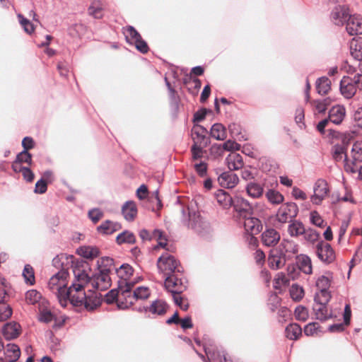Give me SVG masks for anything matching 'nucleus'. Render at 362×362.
I'll return each mask as SVG.
<instances>
[{
	"label": "nucleus",
	"mask_w": 362,
	"mask_h": 362,
	"mask_svg": "<svg viewBox=\"0 0 362 362\" xmlns=\"http://www.w3.org/2000/svg\"><path fill=\"white\" fill-rule=\"evenodd\" d=\"M76 300H78V299ZM79 300L81 302L78 304L73 301H71L70 303L74 307L84 306L87 310H93L98 307L101 303L100 297L98 296L97 293H93L90 295L85 293L84 298L82 299L79 298Z\"/></svg>",
	"instance_id": "13"
},
{
	"label": "nucleus",
	"mask_w": 362,
	"mask_h": 362,
	"mask_svg": "<svg viewBox=\"0 0 362 362\" xmlns=\"http://www.w3.org/2000/svg\"><path fill=\"white\" fill-rule=\"evenodd\" d=\"M103 216V212L98 208H94L88 211V217L93 223H96Z\"/></svg>",
	"instance_id": "59"
},
{
	"label": "nucleus",
	"mask_w": 362,
	"mask_h": 362,
	"mask_svg": "<svg viewBox=\"0 0 362 362\" xmlns=\"http://www.w3.org/2000/svg\"><path fill=\"white\" fill-rule=\"evenodd\" d=\"M243 219L244 220L243 226L245 231L251 235V240L254 239V235L258 234L262 229L261 221L253 217L252 215Z\"/></svg>",
	"instance_id": "16"
},
{
	"label": "nucleus",
	"mask_w": 362,
	"mask_h": 362,
	"mask_svg": "<svg viewBox=\"0 0 362 362\" xmlns=\"http://www.w3.org/2000/svg\"><path fill=\"white\" fill-rule=\"evenodd\" d=\"M86 267H88L86 262L82 259L76 260V264L72 267L74 279L71 284L67 287L66 284H63L58 288L57 298L62 307L65 308L69 301H73L78 304L81 301L76 299L84 298L86 286L88 284H91V277L85 270Z\"/></svg>",
	"instance_id": "1"
},
{
	"label": "nucleus",
	"mask_w": 362,
	"mask_h": 362,
	"mask_svg": "<svg viewBox=\"0 0 362 362\" xmlns=\"http://www.w3.org/2000/svg\"><path fill=\"white\" fill-rule=\"evenodd\" d=\"M331 299V294L329 290H319L314 297L315 304H327Z\"/></svg>",
	"instance_id": "44"
},
{
	"label": "nucleus",
	"mask_w": 362,
	"mask_h": 362,
	"mask_svg": "<svg viewBox=\"0 0 362 362\" xmlns=\"http://www.w3.org/2000/svg\"><path fill=\"white\" fill-rule=\"evenodd\" d=\"M288 259L276 247L270 250L268 257V264L272 269H279L284 266Z\"/></svg>",
	"instance_id": "17"
},
{
	"label": "nucleus",
	"mask_w": 362,
	"mask_h": 362,
	"mask_svg": "<svg viewBox=\"0 0 362 362\" xmlns=\"http://www.w3.org/2000/svg\"><path fill=\"white\" fill-rule=\"evenodd\" d=\"M54 318V315L49 310H43L40 312L38 316L39 321L44 323H49L52 322Z\"/></svg>",
	"instance_id": "62"
},
{
	"label": "nucleus",
	"mask_w": 362,
	"mask_h": 362,
	"mask_svg": "<svg viewBox=\"0 0 362 362\" xmlns=\"http://www.w3.org/2000/svg\"><path fill=\"white\" fill-rule=\"evenodd\" d=\"M222 146L224 150L228 151L239 150L240 148V145L239 144L230 139L224 142L222 144Z\"/></svg>",
	"instance_id": "64"
},
{
	"label": "nucleus",
	"mask_w": 362,
	"mask_h": 362,
	"mask_svg": "<svg viewBox=\"0 0 362 362\" xmlns=\"http://www.w3.org/2000/svg\"><path fill=\"white\" fill-rule=\"evenodd\" d=\"M350 16L349 9L345 5L335 6L330 14V19L336 25H343Z\"/></svg>",
	"instance_id": "12"
},
{
	"label": "nucleus",
	"mask_w": 362,
	"mask_h": 362,
	"mask_svg": "<svg viewBox=\"0 0 362 362\" xmlns=\"http://www.w3.org/2000/svg\"><path fill=\"white\" fill-rule=\"evenodd\" d=\"M203 349L206 358L202 354L196 350L195 351L204 362H233L226 358L225 351L221 347L216 346L210 341L203 344Z\"/></svg>",
	"instance_id": "4"
},
{
	"label": "nucleus",
	"mask_w": 362,
	"mask_h": 362,
	"mask_svg": "<svg viewBox=\"0 0 362 362\" xmlns=\"http://www.w3.org/2000/svg\"><path fill=\"white\" fill-rule=\"evenodd\" d=\"M296 264L298 269L305 274L313 272L311 259L307 255L300 254L296 256Z\"/></svg>",
	"instance_id": "24"
},
{
	"label": "nucleus",
	"mask_w": 362,
	"mask_h": 362,
	"mask_svg": "<svg viewBox=\"0 0 362 362\" xmlns=\"http://www.w3.org/2000/svg\"><path fill=\"white\" fill-rule=\"evenodd\" d=\"M331 81L327 76L318 78L315 82L316 90L320 95L327 94L331 90Z\"/></svg>",
	"instance_id": "35"
},
{
	"label": "nucleus",
	"mask_w": 362,
	"mask_h": 362,
	"mask_svg": "<svg viewBox=\"0 0 362 362\" xmlns=\"http://www.w3.org/2000/svg\"><path fill=\"white\" fill-rule=\"evenodd\" d=\"M181 221L187 228L203 235L209 230V223L204 220L199 212L191 211L189 209L182 208Z\"/></svg>",
	"instance_id": "3"
},
{
	"label": "nucleus",
	"mask_w": 362,
	"mask_h": 362,
	"mask_svg": "<svg viewBox=\"0 0 362 362\" xmlns=\"http://www.w3.org/2000/svg\"><path fill=\"white\" fill-rule=\"evenodd\" d=\"M76 258L73 255H68L66 254H61L57 255L52 259V265L57 269H60L59 271H66L69 268L74 267L76 264Z\"/></svg>",
	"instance_id": "14"
},
{
	"label": "nucleus",
	"mask_w": 362,
	"mask_h": 362,
	"mask_svg": "<svg viewBox=\"0 0 362 362\" xmlns=\"http://www.w3.org/2000/svg\"><path fill=\"white\" fill-rule=\"evenodd\" d=\"M5 358L8 362H16L21 356V350L15 344H8L4 351Z\"/></svg>",
	"instance_id": "29"
},
{
	"label": "nucleus",
	"mask_w": 362,
	"mask_h": 362,
	"mask_svg": "<svg viewBox=\"0 0 362 362\" xmlns=\"http://www.w3.org/2000/svg\"><path fill=\"white\" fill-rule=\"evenodd\" d=\"M298 211V206L294 202L282 204L276 211V220L281 223H289L297 216Z\"/></svg>",
	"instance_id": "7"
},
{
	"label": "nucleus",
	"mask_w": 362,
	"mask_h": 362,
	"mask_svg": "<svg viewBox=\"0 0 362 362\" xmlns=\"http://www.w3.org/2000/svg\"><path fill=\"white\" fill-rule=\"evenodd\" d=\"M91 285L93 288L105 291L111 286L110 272L106 269H100L98 272L91 276Z\"/></svg>",
	"instance_id": "9"
},
{
	"label": "nucleus",
	"mask_w": 362,
	"mask_h": 362,
	"mask_svg": "<svg viewBox=\"0 0 362 362\" xmlns=\"http://www.w3.org/2000/svg\"><path fill=\"white\" fill-rule=\"evenodd\" d=\"M99 269H107V272H110L115 269V267L114 265V259L109 257H103L100 261L98 262Z\"/></svg>",
	"instance_id": "48"
},
{
	"label": "nucleus",
	"mask_w": 362,
	"mask_h": 362,
	"mask_svg": "<svg viewBox=\"0 0 362 362\" xmlns=\"http://www.w3.org/2000/svg\"><path fill=\"white\" fill-rule=\"evenodd\" d=\"M313 312L315 318L320 321H326L334 317L332 310H329L327 304H314Z\"/></svg>",
	"instance_id": "23"
},
{
	"label": "nucleus",
	"mask_w": 362,
	"mask_h": 362,
	"mask_svg": "<svg viewBox=\"0 0 362 362\" xmlns=\"http://www.w3.org/2000/svg\"><path fill=\"white\" fill-rule=\"evenodd\" d=\"M121 228L122 225L119 223L106 220L100 226H98L97 230L105 235H110Z\"/></svg>",
	"instance_id": "30"
},
{
	"label": "nucleus",
	"mask_w": 362,
	"mask_h": 362,
	"mask_svg": "<svg viewBox=\"0 0 362 362\" xmlns=\"http://www.w3.org/2000/svg\"><path fill=\"white\" fill-rule=\"evenodd\" d=\"M23 276L26 284L33 285L35 283V274L33 267L30 264H26L23 271Z\"/></svg>",
	"instance_id": "50"
},
{
	"label": "nucleus",
	"mask_w": 362,
	"mask_h": 362,
	"mask_svg": "<svg viewBox=\"0 0 362 362\" xmlns=\"http://www.w3.org/2000/svg\"><path fill=\"white\" fill-rule=\"evenodd\" d=\"M167 308V303L164 300L158 299L153 301L150 306L147 307L145 310L149 311L152 314L163 315L166 313Z\"/></svg>",
	"instance_id": "33"
},
{
	"label": "nucleus",
	"mask_w": 362,
	"mask_h": 362,
	"mask_svg": "<svg viewBox=\"0 0 362 362\" xmlns=\"http://www.w3.org/2000/svg\"><path fill=\"white\" fill-rule=\"evenodd\" d=\"M116 243L119 245L124 243L134 244L136 243V236L132 232L125 230L117 235L116 238Z\"/></svg>",
	"instance_id": "40"
},
{
	"label": "nucleus",
	"mask_w": 362,
	"mask_h": 362,
	"mask_svg": "<svg viewBox=\"0 0 362 362\" xmlns=\"http://www.w3.org/2000/svg\"><path fill=\"white\" fill-rule=\"evenodd\" d=\"M266 197L273 204H279L284 200V196L274 189H269L266 193Z\"/></svg>",
	"instance_id": "45"
},
{
	"label": "nucleus",
	"mask_w": 362,
	"mask_h": 362,
	"mask_svg": "<svg viewBox=\"0 0 362 362\" xmlns=\"http://www.w3.org/2000/svg\"><path fill=\"white\" fill-rule=\"evenodd\" d=\"M150 296V291L148 288L145 286H139L136 288L132 295L128 298L129 304H134L135 300H145Z\"/></svg>",
	"instance_id": "34"
},
{
	"label": "nucleus",
	"mask_w": 362,
	"mask_h": 362,
	"mask_svg": "<svg viewBox=\"0 0 362 362\" xmlns=\"http://www.w3.org/2000/svg\"><path fill=\"white\" fill-rule=\"evenodd\" d=\"M16 160L22 163H27L28 165L32 164V155L27 150H23L16 156Z\"/></svg>",
	"instance_id": "58"
},
{
	"label": "nucleus",
	"mask_w": 362,
	"mask_h": 362,
	"mask_svg": "<svg viewBox=\"0 0 362 362\" xmlns=\"http://www.w3.org/2000/svg\"><path fill=\"white\" fill-rule=\"evenodd\" d=\"M343 144H335L332 148V156L336 162H339L344 156V160H347L346 149L347 143H345V139L342 141Z\"/></svg>",
	"instance_id": "28"
},
{
	"label": "nucleus",
	"mask_w": 362,
	"mask_h": 362,
	"mask_svg": "<svg viewBox=\"0 0 362 362\" xmlns=\"http://www.w3.org/2000/svg\"><path fill=\"white\" fill-rule=\"evenodd\" d=\"M286 337L290 340H296L302 334V329L296 323H291L285 329Z\"/></svg>",
	"instance_id": "39"
},
{
	"label": "nucleus",
	"mask_w": 362,
	"mask_h": 362,
	"mask_svg": "<svg viewBox=\"0 0 362 362\" xmlns=\"http://www.w3.org/2000/svg\"><path fill=\"white\" fill-rule=\"evenodd\" d=\"M303 235H304L305 240L310 243H315L317 241L320 237V233L312 228H305V233H303Z\"/></svg>",
	"instance_id": "57"
},
{
	"label": "nucleus",
	"mask_w": 362,
	"mask_h": 362,
	"mask_svg": "<svg viewBox=\"0 0 362 362\" xmlns=\"http://www.w3.org/2000/svg\"><path fill=\"white\" fill-rule=\"evenodd\" d=\"M117 276L120 279L119 281L128 280L134 272L133 267L129 264H122L119 268L115 269Z\"/></svg>",
	"instance_id": "42"
},
{
	"label": "nucleus",
	"mask_w": 362,
	"mask_h": 362,
	"mask_svg": "<svg viewBox=\"0 0 362 362\" xmlns=\"http://www.w3.org/2000/svg\"><path fill=\"white\" fill-rule=\"evenodd\" d=\"M346 115V109L343 105H334L329 111L327 119L329 122L335 124H340Z\"/></svg>",
	"instance_id": "21"
},
{
	"label": "nucleus",
	"mask_w": 362,
	"mask_h": 362,
	"mask_svg": "<svg viewBox=\"0 0 362 362\" xmlns=\"http://www.w3.org/2000/svg\"><path fill=\"white\" fill-rule=\"evenodd\" d=\"M304 295L303 289L297 284H293L290 288V296L295 301H299Z\"/></svg>",
	"instance_id": "53"
},
{
	"label": "nucleus",
	"mask_w": 362,
	"mask_h": 362,
	"mask_svg": "<svg viewBox=\"0 0 362 362\" xmlns=\"http://www.w3.org/2000/svg\"><path fill=\"white\" fill-rule=\"evenodd\" d=\"M234 211L239 218H243L253 214V206L246 199L235 195L233 197V204Z\"/></svg>",
	"instance_id": "8"
},
{
	"label": "nucleus",
	"mask_w": 362,
	"mask_h": 362,
	"mask_svg": "<svg viewBox=\"0 0 362 362\" xmlns=\"http://www.w3.org/2000/svg\"><path fill=\"white\" fill-rule=\"evenodd\" d=\"M357 88H362V75L356 74L353 78L344 76L340 81L341 94L346 99H351L356 93Z\"/></svg>",
	"instance_id": "5"
},
{
	"label": "nucleus",
	"mask_w": 362,
	"mask_h": 362,
	"mask_svg": "<svg viewBox=\"0 0 362 362\" xmlns=\"http://www.w3.org/2000/svg\"><path fill=\"white\" fill-rule=\"evenodd\" d=\"M218 181L223 187L233 188L238 183L239 178L235 173L229 170L222 173L218 177Z\"/></svg>",
	"instance_id": "19"
},
{
	"label": "nucleus",
	"mask_w": 362,
	"mask_h": 362,
	"mask_svg": "<svg viewBox=\"0 0 362 362\" xmlns=\"http://www.w3.org/2000/svg\"><path fill=\"white\" fill-rule=\"evenodd\" d=\"M120 293L119 290L117 288H114L110 290L105 296V301L107 304H111L114 303L116 300H117V297L119 293Z\"/></svg>",
	"instance_id": "60"
},
{
	"label": "nucleus",
	"mask_w": 362,
	"mask_h": 362,
	"mask_svg": "<svg viewBox=\"0 0 362 362\" xmlns=\"http://www.w3.org/2000/svg\"><path fill=\"white\" fill-rule=\"evenodd\" d=\"M77 252L86 259H93L99 255L98 248L92 246H81L77 249Z\"/></svg>",
	"instance_id": "38"
},
{
	"label": "nucleus",
	"mask_w": 362,
	"mask_h": 362,
	"mask_svg": "<svg viewBox=\"0 0 362 362\" xmlns=\"http://www.w3.org/2000/svg\"><path fill=\"white\" fill-rule=\"evenodd\" d=\"M47 189V182L44 180V178H41L36 182L34 192L36 194H44L46 192Z\"/></svg>",
	"instance_id": "63"
},
{
	"label": "nucleus",
	"mask_w": 362,
	"mask_h": 362,
	"mask_svg": "<svg viewBox=\"0 0 362 362\" xmlns=\"http://www.w3.org/2000/svg\"><path fill=\"white\" fill-rule=\"evenodd\" d=\"M165 287L173 294L175 303L180 306L182 303V298L180 296L187 288V279H178L176 277H168L165 279Z\"/></svg>",
	"instance_id": "6"
},
{
	"label": "nucleus",
	"mask_w": 362,
	"mask_h": 362,
	"mask_svg": "<svg viewBox=\"0 0 362 362\" xmlns=\"http://www.w3.org/2000/svg\"><path fill=\"white\" fill-rule=\"evenodd\" d=\"M314 194L311 197V202L314 204H320L329 192L327 182L323 179L317 180L313 188Z\"/></svg>",
	"instance_id": "11"
},
{
	"label": "nucleus",
	"mask_w": 362,
	"mask_h": 362,
	"mask_svg": "<svg viewBox=\"0 0 362 362\" xmlns=\"http://www.w3.org/2000/svg\"><path fill=\"white\" fill-rule=\"evenodd\" d=\"M280 238V234L276 230L269 228L262 233V242L267 247H274L279 242Z\"/></svg>",
	"instance_id": "20"
},
{
	"label": "nucleus",
	"mask_w": 362,
	"mask_h": 362,
	"mask_svg": "<svg viewBox=\"0 0 362 362\" xmlns=\"http://www.w3.org/2000/svg\"><path fill=\"white\" fill-rule=\"evenodd\" d=\"M122 213L127 221H132L137 214V208L133 201L126 202L122 207Z\"/></svg>",
	"instance_id": "27"
},
{
	"label": "nucleus",
	"mask_w": 362,
	"mask_h": 362,
	"mask_svg": "<svg viewBox=\"0 0 362 362\" xmlns=\"http://www.w3.org/2000/svg\"><path fill=\"white\" fill-rule=\"evenodd\" d=\"M17 16L24 31L29 35L32 34L35 30L33 24L21 13L18 14Z\"/></svg>",
	"instance_id": "49"
},
{
	"label": "nucleus",
	"mask_w": 362,
	"mask_h": 362,
	"mask_svg": "<svg viewBox=\"0 0 362 362\" xmlns=\"http://www.w3.org/2000/svg\"><path fill=\"white\" fill-rule=\"evenodd\" d=\"M134 282L128 280L118 281V289L120 291L122 297L128 300V298L132 295V289Z\"/></svg>",
	"instance_id": "41"
},
{
	"label": "nucleus",
	"mask_w": 362,
	"mask_h": 362,
	"mask_svg": "<svg viewBox=\"0 0 362 362\" xmlns=\"http://www.w3.org/2000/svg\"><path fill=\"white\" fill-rule=\"evenodd\" d=\"M316 255L325 264H330L335 259V253L332 246L323 240L317 243L316 245Z\"/></svg>",
	"instance_id": "10"
},
{
	"label": "nucleus",
	"mask_w": 362,
	"mask_h": 362,
	"mask_svg": "<svg viewBox=\"0 0 362 362\" xmlns=\"http://www.w3.org/2000/svg\"><path fill=\"white\" fill-rule=\"evenodd\" d=\"M40 298V293L36 290H30L25 293V300L28 303L31 305H34L37 303Z\"/></svg>",
	"instance_id": "55"
},
{
	"label": "nucleus",
	"mask_w": 362,
	"mask_h": 362,
	"mask_svg": "<svg viewBox=\"0 0 362 362\" xmlns=\"http://www.w3.org/2000/svg\"><path fill=\"white\" fill-rule=\"evenodd\" d=\"M282 255L289 259L298 252V246L293 240L284 239L276 247Z\"/></svg>",
	"instance_id": "18"
},
{
	"label": "nucleus",
	"mask_w": 362,
	"mask_h": 362,
	"mask_svg": "<svg viewBox=\"0 0 362 362\" xmlns=\"http://www.w3.org/2000/svg\"><path fill=\"white\" fill-rule=\"evenodd\" d=\"M226 163L230 171L239 170L243 165V157L239 153H231L226 157Z\"/></svg>",
	"instance_id": "26"
},
{
	"label": "nucleus",
	"mask_w": 362,
	"mask_h": 362,
	"mask_svg": "<svg viewBox=\"0 0 362 362\" xmlns=\"http://www.w3.org/2000/svg\"><path fill=\"white\" fill-rule=\"evenodd\" d=\"M245 189L247 194L254 199L259 198L264 193L263 186L255 181L249 182L245 187Z\"/></svg>",
	"instance_id": "32"
},
{
	"label": "nucleus",
	"mask_w": 362,
	"mask_h": 362,
	"mask_svg": "<svg viewBox=\"0 0 362 362\" xmlns=\"http://www.w3.org/2000/svg\"><path fill=\"white\" fill-rule=\"evenodd\" d=\"M288 233L291 237H298L305 233V226L300 221L291 220L288 226Z\"/></svg>",
	"instance_id": "36"
},
{
	"label": "nucleus",
	"mask_w": 362,
	"mask_h": 362,
	"mask_svg": "<svg viewBox=\"0 0 362 362\" xmlns=\"http://www.w3.org/2000/svg\"><path fill=\"white\" fill-rule=\"evenodd\" d=\"M330 283L331 279L329 276L322 275L317 279L316 286L318 290H329Z\"/></svg>",
	"instance_id": "56"
},
{
	"label": "nucleus",
	"mask_w": 362,
	"mask_h": 362,
	"mask_svg": "<svg viewBox=\"0 0 362 362\" xmlns=\"http://www.w3.org/2000/svg\"><path fill=\"white\" fill-rule=\"evenodd\" d=\"M351 54L357 61L362 60V40L352 42L350 46Z\"/></svg>",
	"instance_id": "46"
},
{
	"label": "nucleus",
	"mask_w": 362,
	"mask_h": 362,
	"mask_svg": "<svg viewBox=\"0 0 362 362\" xmlns=\"http://www.w3.org/2000/svg\"><path fill=\"white\" fill-rule=\"evenodd\" d=\"M69 276V272L66 271H59L54 275H53L48 283V286L50 289H54V287L57 286L56 289L58 291L60 285L63 284H66V279ZM58 293L57 294V296Z\"/></svg>",
	"instance_id": "25"
},
{
	"label": "nucleus",
	"mask_w": 362,
	"mask_h": 362,
	"mask_svg": "<svg viewBox=\"0 0 362 362\" xmlns=\"http://www.w3.org/2000/svg\"><path fill=\"white\" fill-rule=\"evenodd\" d=\"M214 195L217 202L223 208L227 209L231 206L233 197H231L227 192L223 189H218Z\"/></svg>",
	"instance_id": "31"
},
{
	"label": "nucleus",
	"mask_w": 362,
	"mask_h": 362,
	"mask_svg": "<svg viewBox=\"0 0 362 362\" xmlns=\"http://www.w3.org/2000/svg\"><path fill=\"white\" fill-rule=\"evenodd\" d=\"M157 267L158 270L163 274L165 279L168 277H176L182 280L186 279L183 276V268L180 265L179 262L174 256L165 253L158 259Z\"/></svg>",
	"instance_id": "2"
},
{
	"label": "nucleus",
	"mask_w": 362,
	"mask_h": 362,
	"mask_svg": "<svg viewBox=\"0 0 362 362\" xmlns=\"http://www.w3.org/2000/svg\"><path fill=\"white\" fill-rule=\"evenodd\" d=\"M12 308L9 305L0 303V322L6 320L12 315Z\"/></svg>",
	"instance_id": "51"
},
{
	"label": "nucleus",
	"mask_w": 362,
	"mask_h": 362,
	"mask_svg": "<svg viewBox=\"0 0 362 362\" xmlns=\"http://www.w3.org/2000/svg\"><path fill=\"white\" fill-rule=\"evenodd\" d=\"M133 45H134L136 49L142 54L147 53L149 49L146 42L141 37L140 39H137Z\"/></svg>",
	"instance_id": "61"
},
{
	"label": "nucleus",
	"mask_w": 362,
	"mask_h": 362,
	"mask_svg": "<svg viewBox=\"0 0 362 362\" xmlns=\"http://www.w3.org/2000/svg\"><path fill=\"white\" fill-rule=\"evenodd\" d=\"M351 156L354 162L362 163V141H357L353 144Z\"/></svg>",
	"instance_id": "47"
},
{
	"label": "nucleus",
	"mask_w": 362,
	"mask_h": 362,
	"mask_svg": "<svg viewBox=\"0 0 362 362\" xmlns=\"http://www.w3.org/2000/svg\"><path fill=\"white\" fill-rule=\"evenodd\" d=\"M2 333L7 340L16 339L21 333V325L15 322H7L3 327Z\"/></svg>",
	"instance_id": "22"
},
{
	"label": "nucleus",
	"mask_w": 362,
	"mask_h": 362,
	"mask_svg": "<svg viewBox=\"0 0 362 362\" xmlns=\"http://www.w3.org/2000/svg\"><path fill=\"white\" fill-rule=\"evenodd\" d=\"M310 223L319 228H324L326 223L317 211H312L310 214Z\"/></svg>",
	"instance_id": "52"
},
{
	"label": "nucleus",
	"mask_w": 362,
	"mask_h": 362,
	"mask_svg": "<svg viewBox=\"0 0 362 362\" xmlns=\"http://www.w3.org/2000/svg\"><path fill=\"white\" fill-rule=\"evenodd\" d=\"M294 314L296 320L303 322L306 321L309 315L308 309L303 305L297 306L295 309Z\"/></svg>",
	"instance_id": "54"
},
{
	"label": "nucleus",
	"mask_w": 362,
	"mask_h": 362,
	"mask_svg": "<svg viewBox=\"0 0 362 362\" xmlns=\"http://www.w3.org/2000/svg\"><path fill=\"white\" fill-rule=\"evenodd\" d=\"M346 30L349 35L362 34V17L360 15H351L346 22Z\"/></svg>",
	"instance_id": "15"
},
{
	"label": "nucleus",
	"mask_w": 362,
	"mask_h": 362,
	"mask_svg": "<svg viewBox=\"0 0 362 362\" xmlns=\"http://www.w3.org/2000/svg\"><path fill=\"white\" fill-rule=\"evenodd\" d=\"M124 35L127 42L132 45L141 37L139 32L132 25L127 26Z\"/></svg>",
	"instance_id": "43"
},
{
	"label": "nucleus",
	"mask_w": 362,
	"mask_h": 362,
	"mask_svg": "<svg viewBox=\"0 0 362 362\" xmlns=\"http://www.w3.org/2000/svg\"><path fill=\"white\" fill-rule=\"evenodd\" d=\"M210 134L211 137L219 141H223L227 136L226 128L220 123H216L212 125Z\"/></svg>",
	"instance_id": "37"
}]
</instances>
